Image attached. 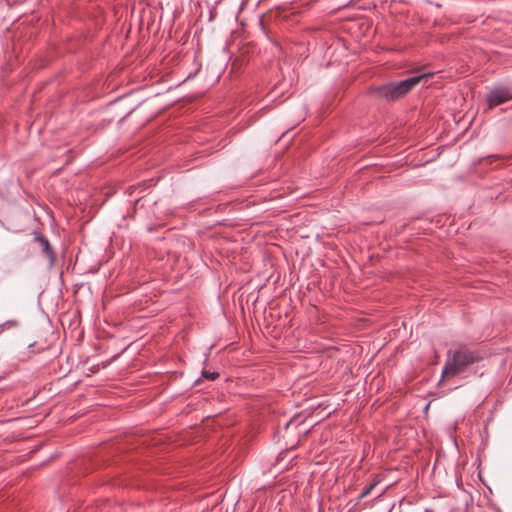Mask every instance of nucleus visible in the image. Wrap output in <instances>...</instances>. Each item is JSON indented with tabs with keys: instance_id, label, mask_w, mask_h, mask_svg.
Returning a JSON list of instances; mask_svg holds the SVG:
<instances>
[{
	"instance_id": "obj_1",
	"label": "nucleus",
	"mask_w": 512,
	"mask_h": 512,
	"mask_svg": "<svg viewBox=\"0 0 512 512\" xmlns=\"http://www.w3.org/2000/svg\"><path fill=\"white\" fill-rule=\"evenodd\" d=\"M481 359L480 353L466 346L449 350L441 373V382L463 373L470 365L479 362Z\"/></svg>"
},
{
	"instance_id": "obj_2",
	"label": "nucleus",
	"mask_w": 512,
	"mask_h": 512,
	"mask_svg": "<svg viewBox=\"0 0 512 512\" xmlns=\"http://www.w3.org/2000/svg\"><path fill=\"white\" fill-rule=\"evenodd\" d=\"M433 76L432 73H424L421 75L410 77L400 82H390L374 89V93L378 98L388 101H395L408 94L416 85L422 81H426Z\"/></svg>"
},
{
	"instance_id": "obj_3",
	"label": "nucleus",
	"mask_w": 512,
	"mask_h": 512,
	"mask_svg": "<svg viewBox=\"0 0 512 512\" xmlns=\"http://www.w3.org/2000/svg\"><path fill=\"white\" fill-rule=\"evenodd\" d=\"M512 99V93L504 87L493 89L488 95L489 108H494Z\"/></svg>"
},
{
	"instance_id": "obj_4",
	"label": "nucleus",
	"mask_w": 512,
	"mask_h": 512,
	"mask_svg": "<svg viewBox=\"0 0 512 512\" xmlns=\"http://www.w3.org/2000/svg\"><path fill=\"white\" fill-rule=\"evenodd\" d=\"M37 241L40 243L41 245V248L43 250V252L50 258V259H53V253H52V249H51V246L48 242L47 239L43 238V237H38L37 238Z\"/></svg>"
},
{
	"instance_id": "obj_5",
	"label": "nucleus",
	"mask_w": 512,
	"mask_h": 512,
	"mask_svg": "<svg viewBox=\"0 0 512 512\" xmlns=\"http://www.w3.org/2000/svg\"><path fill=\"white\" fill-rule=\"evenodd\" d=\"M377 485L376 482L372 483L371 485H369L360 495L361 498H364L366 497L374 488L375 486Z\"/></svg>"
},
{
	"instance_id": "obj_6",
	"label": "nucleus",
	"mask_w": 512,
	"mask_h": 512,
	"mask_svg": "<svg viewBox=\"0 0 512 512\" xmlns=\"http://www.w3.org/2000/svg\"><path fill=\"white\" fill-rule=\"evenodd\" d=\"M203 376L206 378V379H209V380H215L217 377H218V373L216 372H206L204 371L203 372Z\"/></svg>"
}]
</instances>
